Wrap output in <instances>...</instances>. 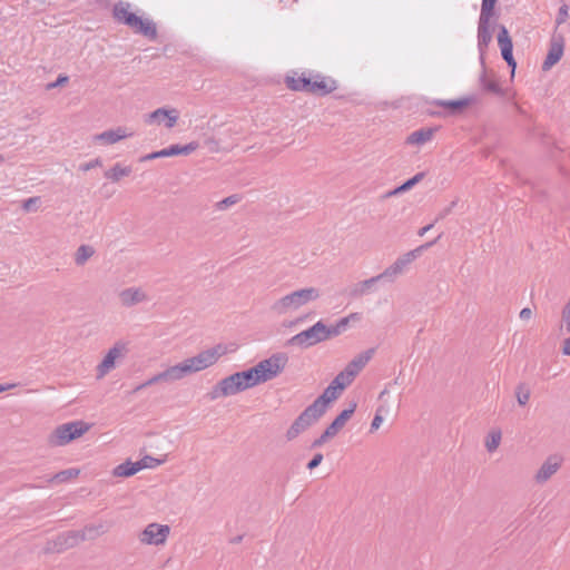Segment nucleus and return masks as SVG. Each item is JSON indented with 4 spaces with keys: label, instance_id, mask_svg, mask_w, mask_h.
<instances>
[{
    "label": "nucleus",
    "instance_id": "21",
    "mask_svg": "<svg viewBox=\"0 0 570 570\" xmlns=\"http://www.w3.org/2000/svg\"><path fill=\"white\" fill-rule=\"evenodd\" d=\"M132 132H128L125 127H117L116 129L106 130L94 136V141L102 142L105 145H112L121 139L131 137Z\"/></svg>",
    "mask_w": 570,
    "mask_h": 570
},
{
    "label": "nucleus",
    "instance_id": "39",
    "mask_svg": "<svg viewBox=\"0 0 570 570\" xmlns=\"http://www.w3.org/2000/svg\"><path fill=\"white\" fill-rule=\"evenodd\" d=\"M421 179V175H416L413 178L405 181L402 186H400L395 193L405 191L410 189L414 184H416Z\"/></svg>",
    "mask_w": 570,
    "mask_h": 570
},
{
    "label": "nucleus",
    "instance_id": "33",
    "mask_svg": "<svg viewBox=\"0 0 570 570\" xmlns=\"http://www.w3.org/2000/svg\"><path fill=\"white\" fill-rule=\"evenodd\" d=\"M164 462V460H159L149 455H146L141 460L138 461L139 466L142 469H154L158 465H160Z\"/></svg>",
    "mask_w": 570,
    "mask_h": 570
},
{
    "label": "nucleus",
    "instance_id": "53",
    "mask_svg": "<svg viewBox=\"0 0 570 570\" xmlns=\"http://www.w3.org/2000/svg\"><path fill=\"white\" fill-rule=\"evenodd\" d=\"M320 443H321V440H315V441H314V443H313V445H314V446H316V445H318Z\"/></svg>",
    "mask_w": 570,
    "mask_h": 570
},
{
    "label": "nucleus",
    "instance_id": "24",
    "mask_svg": "<svg viewBox=\"0 0 570 570\" xmlns=\"http://www.w3.org/2000/svg\"><path fill=\"white\" fill-rule=\"evenodd\" d=\"M132 169L130 166H122L117 163L110 169L105 171V177L114 183L119 181L121 178L127 177L131 174Z\"/></svg>",
    "mask_w": 570,
    "mask_h": 570
},
{
    "label": "nucleus",
    "instance_id": "42",
    "mask_svg": "<svg viewBox=\"0 0 570 570\" xmlns=\"http://www.w3.org/2000/svg\"><path fill=\"white\" fill-rule=\"evenodd\" d=\"M497 0H482L481 12L493 13Z\"/></svg>",
    "mask_w": 570,
    "mask_h": 570
},
{
    "label": "nucleus",
    "instance_id": "22",
    "mask_svg": "<svg viewBox=\"0 0 570 570\" xmlns=\"http://www.w3.org/2000/svg\"><path fill=\"white\" fill-rule=\"evenodd\" d=\"M111 528V523L108 521L100 520L95 523L86 524L82 529L79 530L80 534H83V541L86 540H95L100 535L107 533Z\"/></svg>",
    "mask_w": 570,
    "mask_h": 570
},
{
    "label": "nucleus",
    "instance_id": "35",
    "mask_svg": "<svg viewBox=\"0 0 570 570\" xmlns=\"http://www.w3.org/2000/svg\"><path fill=\"white\" fill-rule=\"evenodd\" d=\"M515 396L520 405H525L530 400V390L525 386H519L515 391Z\"/></svg>",
    "mask_w": 570,
    "mask_h": 570
},
{
    "label": "nucleus",
    "instance_id": "28",
    "mask_svg": "<svg viewBox=\"0 0 570 570\" xmlns=\"http://www.w3.org/2000/svg\"><path fill=\"white\" fill-rule=\"evenodd\" d=\"M433 134H434V131L431 128L420 129V130L412 132L407 137L406 141H407V144H411V145H422V144H425L426 141H429L433 137Z\"/></svg>",
    "mask_w": 570,
    "mask_h": 570
},
{
    "label": "nucleus",
    "instance_id": "18",
    "mask_svg": "<svg viewBox=\"0 0 570 570\" xmlns=\"http://www.w3.org/2000/svg\"><path fill=\"white\" fill-rule=\"evenodd\" d=\"M83 542V534H80L79 530H71L60 533L53 540V549L58 552L71 549Z\"/></svg>",
    "mask_w": 570,
    "mask_h": 570
},
{
    "label": "nucleus",
    "instance_id": "45",
    "mask_svg": "<svg viewBox=\"0 0 570 570\" xmlns=\"http://www.w3.org/2000/svg\"><path fill=\"white\" fill-rule=\"evenodd\" d=\"M39 202V197H30L28 199H26L22 204V208L26 210V212H30L32 209V207Z\"/></svg>",
    "mask_w": 570,
    "mask_h": 570
},
{
    "label": "nucleus",
    "instance_id": "5",
    "mask_svg": "<svg viewBox=\"0 0 570 570\" xmlns=\"http://www.w3.org/2000/svg\"><path fill=\"white\" fill-rule=\"evenodd\" d=\"M89 430L83 421H73L61 424L49 436V443L55 446H63L75 439L80 438Z\"/></svg>",
    "mask_w": 570,
    "mask_h": 570
},
{
    "label": "nucleus",
    "instance_id": "12",
    "mask_svg": "<svg viewBox=\"0 0 570 570\" xmlns=\"http://www.w3.org/2000/svg\"><path fill=\"white\" fill-rule=\"evenodd\" d=\"M498 45L501 50L502 58L507 61L508 66L511 68V77H514L517 62L513 58V43L512 39L504 26L500 27V31L498 35Z\"/></svg>",
    "mask_w": 570,
    "mask_h": 570
},
{
    "label": "nucleus",
    "instance_id": "8",
    "mask_svg": "<svg viewBox=\"0 0 570 570\" xmlns=\"http://www.w3.org/2000/svg\"><path fill=\"white\" fill-rule=\"evenodd\" d=\"M245 391L239 374L236 372L229 376L222 379L209 392L210 400H217L235 395Z\"/></svg>",
    "mask_w": 570,
    "mask_h": 570
},
{
    "label": "nucleus",
    "instance_id": "3",
    "mask_svg": "<svg viewBox=\"0 0 570 570\" xmlns=\"http://www.w3.org/2000/svg\"><path fill=\"white\" fill-rule=\"evenodd\" d=\"M130 3L119 1L114 6V18L122 24L128 26L136 33H140L150 40L156 39L157 28L150 19H144L130 11Z\"/></svg>",
    "mask_w": 570,
    "mask_h": 570
},
{
    "label": "nucleus",
    "instance_id": "4",
    "mask_svg": "<svg viewBox=\"0 0 570 570\" xmlns=\"http://www.w3.org/2000/svg\"><path fill=\"white\" fill-rule=\"evenodd\" d=\"M318 296L320 292L315 287L299 288L276 299L271 311L278 316L288 315L316 301Z\"/></svg>",
    "mask_w": 570,
    "mask_h": 570
},
{
    "label": "nucleus",
    "instance_id": "52",
    "mask_svg": "<svg viewBox=\"0 0 570 570\" xmlns=\"http://www.w3.org/2000/svg\"><path fill=\"white\" fill-rule=\"evenodd\" d=\"M430 229V226L423 227L420 232V235H424Z\"/></svg>",
    "mask_w": 570,
    "mask_h": 570
},
{
    "label": "nucleus",
    "instance_id": "11",
    "mask_svg": "<svg viewBox=\"0 0 570 570\" xmlns=\"http://www.w3.org/2000/svg\"><path fill=\"white\" fill-rule=\"evenodd\" d=\"M321 342V321L288 340V345L307 348Z\"/></svg>",
    "mask_w": 570,
    "mask_h": 570
},
{
    "label": "nucleus",
    "instance_id": "16",
    "mask_svg": "<svg viewBox=\"0 0 570 570\" xmlns=\"http://www.w3.org/2000/svg\"><path fill=\"white\" fill-rule=\"evenodd\" d=\"M563 51H564L563 39L561 37H553L551 39L547 57L542 63V70L548 71L554 65H557L561 60V58L563 56Z\"/></svg>",
    "mask_w": 570,
    "mask_h": 570
},
{
    "label": "nucleus",
    "instance_id": "44",
    "mask_svg": "<svg viewBox=\"0 0 570 570\" xmlns=\"http://www.w3.org/2000/svg\"><path fill=\"white\" fill-rule=\"evenodd\" d=\"M164 151L163 149L161 150H158V151H154V153H150V154H147L145 156H142L140 158V161H147V160H153V159H156V158H164Z\"/></svg>",
    "mask_w": 570,
    "mask_h": 570
},
{
    "label": "nucleus",
    "instance_id": "29",
    "mask_svg": "<svg viewBox=\"0 0 570 570\" xmlns=\"http://www.w3.org/2000/svg\"><path fill=\"white\" fill-rule=\"evenodd\" d=\"M95 254L90 245H80L75 253V263L77 266H83Z\"/></svg>",
    "mask_w": 570,
    "mask_h": 570
},
{
    "label": "nucleus",
    "instance_id": "19",
    "mask_svg": "<svg viewBox=\"0 0 570 570\" xmlns=\"http://www.w3.org/2000/svg\"><path fill=\"white\" fill-rule=\"evenodd\" d=\"M321 416V396L316 397L312 405L295 420L297 426L305 431L312 423Z\"/></svg>",
    "mask_w": 570,
    "mask_h": 570
},
{
    "label": "nucleus",
    "instance_id": "30",
    "mask_svg": "<svg viewBox=\"0 0 570 570\" xmlns=\"http://www.w3.org/2000/svg\"><path fill=\"white\" fill-rule=\"evenodd\" d=\"M502 434L499 430L491 431L485 439V448L489 452H494L501 443Z\"/></svg>",
    "mask_w": 570,
    "mask_h": 570
},
{
    "label": "nucleus",
    "instance_id": "27",
    "mask_svg": "<svg viewBox=\"0 0 570 570\" xmlns=\"http://www.w3.org/2000/svg\"><path fill=\"white\" fill-rule=\"evenodd\" d=\"M239 374L242 384L245 390H248L250 387H254L258 384H261L259 379L257 377V371L253 366L246 371L237 372Z\"/></svg>",
    "mask_w": 570,
    "mask_h": 570
},
{
    "label": "nucleus",
    "instance_id": "10",
    "mask_svg": "<svg viewBox=\"0 0 570 570\" xmlns=\"http://www.w3.org/2000/svg\"><path fill=\"white\" fill-rule=\"evenodd\" d=\"M126 353V344L122 342H117L107 354L104 356L102 361L98 364L96 372L97 379L105 377L112 368L116 366V361L121 358Z\"/></svg>",
    "mask_w": 570,
    "mask_h": 570
},
{
    "label": "nucleus",
    "instance_id": "23",
    "mask_svg": "<svg viewBox=\"0 0 570 570\" xmlns=\"http://www.w3.org/2000/svg\"><path fill=\"white\" fill-rule=\"evenodd\" d=\"M198 148V144L196 141H191L187 145L180 146V145H171L167 148H164V156L165 157H173L178 155H190Z\"/></svg>",
    "mask_w": 570,
    "mask_h": 570
},
{
    "label": "nucleus",
    "instance_id": "50",
    "mask_svg": "<svg viewBox=\"0 0 570 570\" xmlns=\"http://www.w3.org/2000/svg\"><path fill=\"white\" fill-rule=\"evenodd\" d=\"M16 386H17V384H14V383H10V384H0V393L6 392V391H9V390H11V389H13V387H16Z\"/></svg>",
    "mask_w": 570,
    "mask_h": 570
},
{
    "label": "nucleus",
    "instance_id": "26",
    "mask_svg": "<svg viewBox=\"0 0 570 570\" xmlns=\"http://www.w3.org/2000/svg\"><path fill=\"white\" fill-rule=\"evenodd\" d=\"M358 322L360 321V315L358 314H352L350 315L348 317H345L343 320H341L337 325L335 327H328L326 328L325 326H323V338L324 337H328V336H332V335H337L340 333H342L343 331H345L346 328V325L350 323V322Z\"/></svg>",
    "mask_w": 570,
    "mask_h": 570
},
{
    "label": "nucleus",
    "instance_id": "55",
    "mask_svg": "<svg viewBox=\"0 0 570 570\" xmlns=\"http://www.w3.org/2000/svg\"><path fill=\"white\" fill-rule=\"evenodd\" d=\"M3 161V156L0 155V164Z\"/></svg>",
    "mask_w": 570,
    "mask_h": 570
},
{
    "label": "nucleus",
    "instance_id": "41",
    "mask_svg": "<svg viewBox=\"0 0 570 570\" xmlns=\"http://www.w3.org/2000/svg\"><path fill=\"white\" fill-rule=\"evenodd\" d=\"M101 165H102L101 159L100 158H95V159H92V160H90V161H88L86 164H82L80 166V169L82 171H88V170H90V169H92L95 167L101 166Z\"/></svg>",
    "mask_w": 570,
    "mask_h": 570
},
{
    "label": "nucleus",
    "instance_id": "9",
    "mask_svg": "<svg viewBox=\"0 0 570 570\" xmlns=\"http://www.w3.org/2000/svg\"><path fill=\"white\" fill-rule=\"evenodd\" d=\"M170 534V527L156 522L149 523L138 534V540L146 546H164Z\"/></svg>",
    "mask_w": 570,
    "mask_h": 570
},
{
    "label": "nucleus",
    "instance_id": "38",
    "mask_svg": "<svg viewBox=\"0 0 570 570\" xmlns=\"http://www.w3.org/2000/svg\"><path fill=\"white\" fill-rule=\"evenodd\" d=\"M381 412H382L381 409H379L376 411V414L371 423V432H375L381 428V425L383 423V416H382Z\"/></svg>",
    "mask_w": 570,
    "mask_h": 570
},
{
    "label": "nucleus",
    "instance_id": "47",
    "mask_svg": "<svg viewBox=\"0 0 570 570\" xmlns=\"http://www.w3.org/2000/svg\"><path fill=\"white\" fill-rule=\"evenodd\" d=\"M321 464V453H317L314 455V458L309 461V463L307 464V468L309 470L318 466Z\"/></svg>",
    "mask_w": 570,
    "mask_h": 570
},
{
    "label": "nucleus",
    "instance_id": "46",
    "mask_svg": "<svg viewBox=\"0 0 570 570\" xmlns=\"http://www.w3.org/2000/svg\"><path fill=\"white\" fill-rule=\"evenodd\" d=\"M561 352L566 356H570V336L564 338L561 345Z\"/></svg>",
    "mask_w": 570,
    "mask_h": 570
},
{
    "label": "nucleus",
    "instance_id": "36",
    "mask_svg": "<svg viewBox=\"0 0 570 570\" xmlns=\"http://www.w3.org/2000/svg\"><path fill=\"white\" fill-rule=\"evenodd\" d=\"M309 317V314L301 315L292 321L284 322L283 325L288 328H298L301 325L305 324Z\"/></svg>",
    "mask_w": 570,
    "mask_h": 570
},
{
    "label": "nucleus",
    "instance_id": "32",
    "mask_svg": "<svg viewBox=\"0 0 570 570\" xmlns=\"http://www.w3.org/2000/svg\"><path fill=\"white\" fill-rule=\"evenodd\" d=\"M240 200L238 195H230L220 202L216 203L215 207L217 210H226L228 207L236 205Z\"/></svg>",
    "mask_w": 570,
    "mask_h": 570
},
{
    "label": "nucleus",
    "instance_id": "48",
    "mask_svg": "<svg viewBox=\"0 0 570 570\" xmlns=\"http://www.w3.org/2000/svg\"><path fill=\"white\" fill-rule=\"evenodd\" d=\"M532 317V311L529 307H524L520 312V318L523 321L530 320Z\"/></svg>",
    "mask_w": 570,
    "mask_h": 570
},
{
    "label": "nucleus",
    "instance_id": "20",
    "mask_svg": "<svg viewBox=\"0 0 570 570\" xmlns=\"http://www.w3.org/2000/svg\"><path fill=\"white\" fill-rule=\"evenodd\" d=\"M493 13L481 12L478 29V40L481 48H487L491 42V19Z\"/></svg>",
    "mask_w": 570,
    "mask_h": 570
},
{
    "label": "nucleus",
    "instance_id": "43",
    "mask_svg": "<svg viewBox=\"0 0 570 570\" xmlns=\"http://www.w3.org/2000/svg\"><path fill=\"white\" fill-rule=\"evenodd\" d=\"M69 78L67 76L60 75L55 82H50L47 85V89H53L56 87L62 86L68 82Z\"/></svg>",
    "mask_w": 570,
    "mask_h": 570
},
{
    "label": "nucleus",
    "instance_id": "15",
    "mask_svg": "<svg viewBox=\"0 0 570 570\" xmlns=\"http://www.w3.org/2000/svg\"><path fill=\"white\" fill-rule=\"evenodd\" d=\"M355 410V402L351 403L348 409L343 410L323 432V440L336 436L344 429Z\"/></svg>",
    "mask_w": 570,
    "mask_h": 570
},
{
    "label": "nucleus",
    "instance_id": "6",
    "mask_svg": "<svg viewBox=\"0 0 570 570\" xmlns=\"http://www.w3.org/2000/svg\"><path fill=\"white\" fill-rule=\"evenodd\" d=\"M317 78H312L306 72L289 70L284 77V83L292 91L315 94L321 90V81Z\"/></svg>",
    "mask_w": 570,
    "mask_h": 570
},
{
    "label": "nucleus",
    "instance_id": "37",
    "mask_svg": "<svg viewBox=\"0 0 570 570\" xmlns=\"http://www.w3.org/2000/svg\"><path fill=\"white\" fill-rule=\"evenodd\" d=\"M430 245H431V244H428V245H425V246H421V247H419L417 249H415V250H413V252H411V253L406 254V255H405V257H404L403 259L399 261V262L396 263V265H395V266H396V267H399V268L401 269V267H400V266H404V265H406V264L411 263V262L416 257V254H417L420 250H422L423 248L429 247Z\"/></svg>",
    "mask_w": 570,
    "mask_h": 570
},
{
    "label": "nucleus",
    "instance_id": "34",
    "mask_svg": "<svg viewBox=\"0 0 570 570\" xmlns=\"http://www.w3.org/2000/svg\"><path fill=\"white\" fill-rule=\"evenodd\" d=\"M440 105L452 110V111H456V110H461V109L465 108L469 105V101L465 99L453 100V101H442V102H440Z\"/></svg>",
    "mask_w": 570,
    "mask_h": 570
},
{
    "label": "nucleus",
    "instance_id": "25",
    "mask_svg": "<svg viewBox=\"0 0 570 570\" xmlns=\"http://www.w3.org/2000/svg\"><path fill=\"white\" fill-rule=\"evenodd\" d=\"M140 470H141V466H139L138 461L137 462L126 461V462L117 465L114 469L112 473L115 476L128 478V476L136 474Z\"/></svg>",
    "mask_w": 570,
    "mask_h": 570
},
{
    "label": "nucleus",
    "instance_id": "54",
    "mask_svg": "<svg viewBox=\"0 0 570 570\" xmlns=\"http://www.w3.org/2000/svg\"><path fill=\"white\" fill-rule=\"evenodd\" d=\"M242 540V537H238L234 540V542H239Z\"/></svg>",
    "mask_w": 570,
    "mask_h": 570
},
{
    "label": "nucleus",
    "instance_id": "31",
    "mask_svg": "<svg viewBox=\"0 0 570 570\" xmlns=\"http://www.w3.org/2000/svg\"><path fill=\"white\" fill-rule=\"evenodd\" d=\"M78 475H79V470L78 469H67V470H63V471H60V472L56 473L51 478V481L52 482H57V483H62V482H66L68 480L75 479Z\"/></svg>",
    "mask_w": 570,
    "mask_h": 570
},
{
    "label": "nucleus",
    "instance_id": "51",
    "mask_svg": "<svg viewBox=\"0 0 570 570\" xmlns=\"http://www.w3.org/2000/svg\"><path fill=\"white\" fill-rule=\"evenodd\" d=\"M322 88H323V92L332 91L335 88L334 87V81H332V83L328 87H327V85L325 82H323Z\"/></svg>",
    "mask_w": 570,
    "mask_h": 570
},
{
    "label": "nucleus",
    "instance_id": "14",
    "mask_svg": "<svg viewBox=\"0 0 570 570\" xmlns=\"http://www.w3.org/2000/svg\"><path fill=\"white\" fill-rule=\"evenodd\" d=\"M118 298L124 307H132L149 301L147 292L141 287L135 286L121 289L118 294Z\"/></svg>",
    "mask_w": 570,
    "mask_h": 570
},
{
    "label": "nucleus",
    "instance_id": "7",
    "mask_svg": "<svg viewBox=\"0 0 570 570\" xmlns=\"http://www.w3.org/2000/svg\"><path fill=\"white\" fill-rule=\"evenodd\" d=\"M288 357L284 353L273 354L271 357L258 362L254 367L257 371V377L262 383L275 379L283 372L287 364Z\"/></svg>",
    "mask_w": 570,
    "mask_h": 570
},
{
    "label": "nucleus",
    "instance_id": "13",
    "mask_svg": "<svg viewBox=\"0 0 570 570\" xmlns=\"http://www.w3.org/2000/svg\"><path fill=\"white\" fill-rule=\"evenodd\" d=\"M178 118H179L178 110H176L174 108H171V109L158 108V109L154 110L153 112L148 114L146 116L145 121L149 125L155 124V122L156 124L164 122L165 127L170 129V128L175 127Z\"/></svg>",
    "mask_w": 570,
    "mask_h": 570
},
{
    "label": "nucleus",
    "instance_id": "2",
    "mask_svg": "<svg viewBox=\"0 0 570 570\" xmlns=\"http://www.w3.org/2000/svg\"><path fill=\"white\" fill-rule=\"evenodd\" d=\"M372 352H365L351 361L346 367L331 382L323 391V404L331 403L338 399L343 391L351 385L355 376L362 371L371 360Z\"/></svg>",
    "mask_w": 570,
    "mask_h": 570
},
{
    "label": "nucleus",
    "instance_id": "40",
    "mask_svg": "<svg viewBox=\"0 0 570 570\" xmlns=\"http://www.w3.org/2000/svg\"><path fill=\"white\" fill-rule=\"evenodd\" d=\"M302 432H303V429H301V426H297L296 423L294 422L291 425V428L287 430L286 438L288 440H293Z\"/></svg>",
    "mask_w": 570,
    "mask_h": 570
},
{
    "label": "nucleus",
    "instance_id": "49",
    "mask_svg": "<svg viewBox=\"0 0 570 570\" xmlns=\"http://www.w3.org/2000/svg\"><path fill=\"white\" fill-rule=\"evenodd\" d=\"M487 89L493 92H500V87L495 81H491L487 85Z\"/></svg>",
    "mask_w": 570,
    "mask_h": 570
},
{
    "label": "nucleus",
    "instance_id": "17",
    "mask_svg": "<svg viewBox=\"0 0 570 570\" xmlns=\"http://www.w3.org/2000/svg\"><path fill=\"white\" fill-rule=\"evenodd\" d=\"M563 459L560 455L549 456L539 468L535 473V481L538 483L547 482L553 474L561 468Z\"/></svg>",
    "mask_w": 570,
    "mask_h": 570
},
{
    "label": "nucleus",
    "instance_id": "1",
    "mask_svg": "<svg viewBox=\"0 0 570 570\" xmlns=\"http://www.w3.org/2000/svg\"><path fill=\"white\" fill-rule=\"evenodd\" d=\"M226 346L222 344L204 350L195 356L185 358L181 362L167 367L163 372L155 374L149 380L138 385L135 389V392L160 382L171 383L180 381L188 375L206 370L216 364L217 361L226 354Z\"/></svg>",
    "mask_w": 570,
    "mask_h": 570
}]
</instances>
